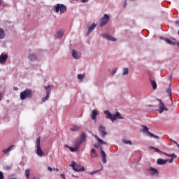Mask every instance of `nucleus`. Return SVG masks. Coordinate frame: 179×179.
Listing matches in <instances>:
<instances>
[{
  "label": "nucleus",
  "instance_id": "obj_1",
  "mask_svg": "<svg viewBox=\"0 0 179 179\" xmlns=\"http://www.w3.org/2000/svg\"><path fill=\"white\" fill-rule=\"evenodd\" d=\"M104 114L106 115V118H108L109 120L113 121V122H114V121H115V120H117V119L122 120V118H124L121 115V113H120L119 112H117L116 114L113 115L108 110H105Z\"/></svg>",
  "mask_w": 179,
  "mask_h": 179
},
{
  "label": "nucleus",
  "instance_id": "obj_2",
  "mask_svg": "<svg viewBox=\"0 0 179 179\" xmlns=\"http://www.w3.org/2000/svg\"><path fill=\"white\" fill-rule=\"evenodd\" d=\"M83 142H86V134L85 132H83L79 138H77L74 141V147L79 150V148H80V145L83 143Z\"/></svg>",
  "mask_w": 179,
  "mask_h": 179
},
{
  "label": "nucleus",
  "instance_id": "obj_3",
  "mask_svg": "<svg viewBox=\"0 0 179 179\" xmlns=\"http://www.w3.org/2000/svg\"><path fill=\"white\" fill-rule=\"evenodd\" d=\"M41 138L38 137L36 138V153L40 157H43L44 155V152H43V150L41 149Z\"/></svg>",
  "mask_w": 179,
  "mask_h": 179
},
{
  "label": "nucleus",
  "instance_id": "obj_4",
  "mask_svg": "<svg viewBox=\"0 0 179 179\" xmlns=\"http://www.w3.org/2000/svg\"><path fill=\"white\" fill-rule=\"evenodd\" d=\"M33 97V91L30 89H26L20 93L21 100H26V99H31Z\"/></svg>",
  "mask_w": 179,
  "mask_h": 179
},
{
  "label": "nucleus",
  "instance_id": "obj_5",
  "mask_svg": "<svg viewBox=\"0 0 179 179\" xmlns=\"http://www.w3.org/2000/svg\"><path fill=\"white\" fill-rule=\"evenodd\" d=\"M55 10L56 13H58L59 12L60 15H62V13H65L66 12V6L64 4H57V6L55 7Z\"/></svg>",
  "mask_w": 179,
  "mask_h": 179
},
{
  "label": "nucleus",
  "instance_id": "obj_6",
  "mask_svg": "<svg viewBox=\"0 0 179 179\" xmlns=\"http://www.w3.org/2000/svg\"><path fill=\"white\" fill-rule=\"evenodd\" d=\"M70 167H72L74 171H77V172L85 171V168L80 167V165L75 163V162H73L71 163V164L70 165Z\"/></svg>",
  "mask_w": 179,
  "mask_h": 179
},
{
  "label": "nucleus",
  "instance_id": "obj_7",
  "mask_svg": "<svg viewBox=\"0 0 179 179\" xmlns=\"http://www.w3.org/2000/svg\"><path fill=\"white\" fill-rule=\"evenodd\" d=\"M108 22H110V16L107 14H104L103 17L101 19L100 27H103Z\"/></svg>",
  "mask_w": 179,
  "mask_h": 179
},
{
  "label": "nucleus",
  "instance_id": "obj_8",
  "mask_svg": "<svg viewBox=\"0 0 179 179\" xmlns=\"http://www.w3.org/2000/svg\"><path fill=\"white\" fill-rule=\"evenodd\" d=\"M45 90H46V96L43 97L42 101L45 103V101H47L48 99H50V93H51V85H48L47 87H44Z\"/></svg>",
  "mask_w": 179,
  "mask_h": 179
},
{
  "label": "nucleus",
  "instance_id": "obj_9",
  "mask_svg": "<svg viewBox=\"0 0 179 179\" xmlns=\"http://www.w3.org/2000/svg\"><path fill=\"white\" fill-rule=\"evenodd\" d=\"M15 148H16L15 145H11L7 149H3L1 152L3 155H5V156H9L10 152H12V150H13V149H15Z\"/></svg>",
  "mask_w": 179,
  "mask_h": 179
},
{
  "label": "nucleus",
  "instance_id": "obj_10",
  "mask_svg": "<svg viewBox=\"0 0 179 179\" xmlns=\"http://www.w3.org/2000/svg\"><path fill=\"white\" fill-rule=\"evenodd\" d=\"M158 101H159V110H158L159 114H162L163 111H169V109L166 108V106L164 105V103H163V101H162L161 99H158Z\"/></svg>",
  "mask_w": 179,
  "mask_h": 179
},
{
  "label": "nucleus",
  "instance_id": "obj_11",
  "mask_svg": "<svg viewBox=\"0 0 179 179\" xmlns=\"http://www.w3.org/2000/svg\"><path fill=\"white\" fill-rule=\"evenodd\" d=\"M99 131L102 138H106V136L108 134L107 131H106V127L103 125H100L99 127Z\"/></svg>",
  "mask_w": 179,
  "mask_h": 179
},
{
  "label": "nucleus",
  "instance_id": "obj_12",
  "mask_svg": "<svg viewBox=\"0 0 179 179\" xmlns=\"http://www.w3.org/2000/svg\"><path fill=\"white\" fill-rule=\"evenodd\" d=\"M147 171H148L151 176H156L157 177L159 176V171L153 167L148 169Z\"/></svg>",
  "mask_w": 179,
  "mask_h": 179
},
{
  "label": "nucleus",
  "instance_id": "obj_13",
  "mask_svg": "<svg viewBox=\"0 0 179 179\" xmlns=\"http://www.w3.org/2000/svg\"><path fill=\"white\" fill-rule=\"evenodd\" d=\"M6 59H8V55L7 54H1L0 55V64H5L6 62Z\"/></svg>",
  "mask_w": 179,
  "mask_h": 179
},
{
  "label": "nucleus",
  "instance_id": "obj_14",
  "mask_svg": "<svg viewBox=\"0 0 179 179\" xmlns=\"http://www.w3.org/2000/svg\"><path fill=\"white\" fill-rule=\"evenodd\" d=\"M167 162H169V159H158L157 160V164L159 166H164V164H167Z\"/></svg>",
  "mask_w": 179,
  "mask_h": 179
},
{
  "label": "nucleus",
  "instance_id": "obj_15",
  "mask_svg": "<svg viewBox=\"0 0 179 179\" xmlns=\"http://www.w3.org/2000/svg\"><path fill=\"white\" fill-rule=\"evenodd\" d=\"M97 115H99V113L97 112V110H93L91 114L92 120L96 122L97 120Z\"/></svg>",
  "mask_w": 179,
  "mask_h": 179
},
{
  "label": "nucleus",
  "instance_id": "obj_16",
  "mask_svg": "<svg viewBox=\"0 0 179 179\" xmlns=\"http://www.w3.org/2000/svg\"><path fill=\"white\" fill-rule=\"evenodd\" d=\"M103 36L108 40V41H117V38H114L113 36L108 35V34H105Z\"/></svg>",
  "mask_w": 179,
  "mask_h": 179
},
{
  "label": "nucleus",
  "instance_id": "obj_17",
  "mask_svg": "<svg viewBox=\"0 0 179 179\" xmlns=\"http://www.w3.org/2000/svg\"><path fill=\"white\" fill-rule=\"evenodd\" d=\"M101 156H102V160L104 164L107 163V155H106V152H104V150H103V148H101Z\"/></svg>",
  "mask_w": 179,
  "mask_h": 179
},
{
  "label": "nucleus",
  "instance_id": "obj_18",
  "mask_svg": "<svg viewBox=\"0 0 179 179\" xmlns=\"http://www.w3.org/2000/svg\"><path fill=\"white\" fill-rule=\"evenodd\" d=\"M72 57H73L76 59H79L80 58V53L76 52V50H72Z\"/></svg>",
  "mask_w": 179,
  "mask_h": 179
},
{
  "label": "nucleus",
  "instance_id": "obj_19",
  "mask_svg": "<svg viewBox=\"0 0 179 179\" xmlns=\"http://www.w3.org/2000/svg\"><path fill=\"white\" fill-rule=\"evenodd\" d=\"M165 41H166V43L168 44H171V45H176V43H177V41L176 39H173L172 41L170 40V39H167V38H165Z\"/></svg>",
  "mask_w": 179,
  "mask_h": 179
},
{
  "label": "nucleus",
  "instance_id": "obj_20",
  "mask_svg": "<svg viewBox=\"0 0 179 179\" xmlns=\"http://www.w3.org/2000/svg\"><path fill=\"white\" fill-rule=\"evenodd\" d=\"M96 27V24H92L89 28H88V31H87V36L94 30V28Z\"/></svg>",
  "mask_w": 179,
  "mask_h": 179
},
{
  "label": "nucleus",
  "instance_id": "obj_21",
  "mask_svg": "<svg viewBox=\"0 0 179 179\" xmlns=\"http://www.w3.org/2000/svg\"><path fill=\"white\" fill-rule=\"evenodd\" d=\"M70 129L73 132H78V131L80 129V127L75 125V126H73Z\"/></svg>",
  "mask_w": 179,
  "mask_h": 179
},
{
  "label": "nucleus",
  "instance_id": "obj_22",
  "mask_svg": "<svg viewBox=\"0 0 179 179\" xmlns=\"http://www.w3.org/2000/svg\"><path fill=\"white\" fill-rule=\"evenodd\" d=\"M29 59H30V61H36V59H37V56H36L34 54H30L29 56Z\"/></svg>",
  "mask_w": 179,
  "mask_h": 179
},
{
  "label": "nucleus",
  "instance_id": "obj_23",
  "mask_svg": "<svg viewBox=\"0 0 179 179\" xmlns=\"http://www.w3.org/2000/svg\"><path fill=\"white\" fill-rule=\"evenodd\" d=\"M91 157L92 158L97 157V153L96 152V150H94V148L91 150Z\"/></svg>",
  "mask_w": 179,
  "mask_h": 179
},
{
  "label": "nucleus",
  "instance_id": "obj_24",
  "mask_svg": "<svg viewBox=\"0 0 179 179\" xmlns=\"http://www.w3.org/2000/svg\"><path fill=\"white\" fill-rule=\"evenodd\" d=\"M5 38V31L0 28V40Z\"/></svg>",
  "mask_w": 179,
  "mask_h": 179
},
{
  "label": "nucleus",
  "instance_id": "obj_25",
  "mask_svg": "<svg viewBox=\"0 0 179 179\" xmlns=\"http://www.w3.org/2000/svg\"><path fill=\"white\" fill-rule=\"evenodd\" d=\"M151 84L152 86V89L156 90V89H157V84L156 83V81L155 80H151Z\"/></svg>",
  "mask_w": 179,
  "mask_h": 179
},
{
  "label": "nucleus",
  "instance_id": "obj_26",
  "mask_svg": "<svg viewBox=\"0 0 179 179\" xmlns=\"http://www.w3.org/2000/svg\"><path fill=\"white\" fill-rule=\"evenodd\" d=\"M166 93L169 97H171V83H170L169 87L166 90Z\"/></svg>",
  "mask_w": 179,
  "mask_h": 179
},
{
  "label": "nucleus",
  "instance_id": "obj_27",
  "mask_svg": "<svg viewBox=\"0 0 179 179\" xmlns=\"http://www.w3.org/2000/svg\"><path fill=\"white\" fill-rule=\"evenodd\" d=\"M162 153H163V155H165V156H168V157H174L175 159H177V155H176L175 154H167L166 152H162Z\"/></svg>",
  "mask_w": 179,
  "mask_h": 179
},
{
  "label": "nucleus",
  "instance_id": "obj_28",
  "mask_svg": "<svg viewBox=\"0 0 179 179\" xmlns=\"http://www.w3.org/2000/svg\"><path fill=\"white\" fill-rule=\"evenodd\" d=\"M64 36V31H59L56 35L57 38H61Z\"/></svg>",
  "mask_w": 179,
  "mask_h": 179
},
{
  "label": "nucleus",
  "instance_id": "obj_29",
  "mask_svg": "<svg viewBox=\"0 0 179 179\" xmlns=\"http://www.w3.org/2000/svg\"><path fill=\"white\" fill-rule=\"evenodd\" d=\"M150 149H152V150H155L157 153H162V151L159 150V148H157L156 147L150 146Z\"/></svg>",
  "mask_w": 179,
  "mask_h": 179
},
{
  "label": "nucleus",
  "instance_id": "obj_30",
  "mask_svg": "<svg viewBox=\"0 0 179 179\" xmlns=\"http://www.w3.org/2000/svg\"><path fill=\"white\" fill-rule=\"evenodd\" d=\"M25 177L27 178V179L30 178V169L25 170Z\"/></svg>",
  "mask_w": 179,
  "mask_h": 179
},
{
  "label": "nucleus",
  "instance_id": "obj_31",
  "mask_svg": "<svg viewBox=\"0 0 179 179\" xmlns=\"http://www.w3.org/2000/svg\"><path fill=\"white\" fill-rule=\"evenodd\" d=\"M129 73V71L128 70V68H124L123 69V73L122 75L125 76V75H128Z\"/></svg>",
  "mask_w": 179,
  "mask_h": 179
},
{
  "label": "nucleus",
  "instance_id": "obj_32",
  "mask_svg": "<svg viewBox=\"0 0 179 179\" xmlns=\"http://www.w3.org/2000/svg\"><path fill=\"white\" fill-rule=\"evenodd\" d=\"M96 139H97L98 142L99 143H101V145H107V143L104 142L103 140H101V138L96 137Z\"/></svg>",
  "mask_w": 179,
  "mask_h": 179
},
{
  "label": "nucleus",
  "instance_id": "obj_33",
  "mask_svg": "<svg viewBox=\"0 0 179 179\" xmlns=\"http://www.w3.org/2000/svg\"><path fill=\"white\" fill-rule=\"evenodd\" d=\"M84 78H85V74H78V79H79V80H83Z\"/></svg>",
  "mask_w": 179,
  "mask_h": 179
},
{
  "label": "nucleus",
  "instance_id": "obj_34",
  "mask_svg": "<svg viewBox=\"0 0 179 179\" xmlns=\"http://www.w3.org/2000/svg\"><path fill=\"white\" fill-rule=\"evenodd\" d=\"M143 132H147L148 134H149V132H150V131H149V128H148V127H146V126H143Z\"/></svg>",
  "mask_w": 179,
  "mask_h": 179
},
{
  "label": "nucleus",
  "instance_id": "obj_35",
  "mask_svg": "<svg viewBox=\"0 0 179 179\" xmlns=\"http://www.w3.org/2000/svg\"><path fill=\"white\" fill-rule=\"evenodd\" d=\"M69 150H71V152H78V150L76 148V147L74 146V148L70 147Z\"/></svg>",
  "mask_w": 179,
  "mask_h": 179
},
{
  "label": "nucleus",
  "instance_id": "obj_36",
  "mask_svg": "<svg viewBox=\"0 0 179 179\" xmlns=\"http://www.w3.org/2000/svg\"><path fill=\"white\" fill-rule=\"evenodd\" d=\"M123 143L126 145H132V142H131V141H127V139L123 140Z\"/></svg>",
  "mask_w": 179,
  "mask_h": 179
},
{
  "label": "nucleus",
  "instance_id": "obj_37",
  "mask_svg": "<svg viewBox=\"0 0 179 179\" xmlns=\"http://www.w3.org/2000/svg\"><path fill=\"white\" fill-rule=\"evenodd\" d=\"M148 135H150V136H152V138H155V139H159V137L150 132H148Z\"/></svg>",
  "mask_w": 179,
  "mask_h": 179
},
{
  "label": "nucleus",
  "instance_id": "obj_38",
  "mask_svg": "<svg viewBox=\"0 0 179 179\" xmlns=\"http://www.w3.org/2000/svg\"><path fill=\"white\" fill-rule=\"evenodd\" d=\"M5 176H3V173L2 171H0V179H4Z\"/></svg>",
  "mask_w": 179,
  "mask_h": 179
},
{
  "label": "nucleus",
  "instance_id": "obj_39",
  "mask_svg": "<svg viewBox=\"0 0 179 179\" xmlns=\"http://www.w3.org/2000/svg\"><path fill=\"white\" fill-rule=\"evenodd\" d=\"M174 159H176V158L171 157L170 159L168 160L169 163H173V162H174Z\"/></svg>",
  "mask_w": 179,
  "mask_h": 179
},
{
  "label": "nucleus",
  "instance_id": "obj_40",
  "mask_svg": "<svg viewBox=\"0 0 179 179\" xmlns=\"http://www.w3.org/2000/svg\"><path fill=\"white\" fill-rule=\"evenodd\" d=\"M96 173H99V171H93V172H90V175L91 176H93V174H96Z\"/></svg>",
  "mask_w": 179,
  "mask_h": 179
},
{
  "label": "nucleus",
  "instance_id": "obj_41",
  "mask_svg": "<svg viewBox=\"0 0 179 179\" xmlns=\"http://www.w3.org/2000/svg\"><path fill=\"white\" fill-rule=\"evenodd\" d=\"M175 24L176 26H179V20H176Z\"/></svg>",
  "mask_w": 179,
  "mask_h": 179
},
{
  "label": "nucleus",
  "instance_id": "obj_42",
  "mask_svg": "<svg viewBox=\"0 0 179 179\" xmlns=\"http://www.w3.org/2000/svg\"><path fill=\"white\" fill-rule=\"evenodd\" d=\"M48 171H52V168H51V166H48Z\"/></svg>",
  "mask_w": 179,
  "mask_h": 179
},
{
  "label": "nucleus",
  "instance_id": "obj_43",
  "mask_svg": "<svg viewBox=\"0 0 179 179\" xmlns=\"http://www.w3.org/2000/svg\"><path fill=\"white\" fill-rule=\"evenodd\" d=\"M61 177H62V179H66L65 175L64 173L61 174Z\"/></svg>",
  "mask_w": 179,
  "mask_h": 179
},
{
  "label": "nucleus",
  "instance_id": "obj_44",
  "mask_svg": "<svg viewBox=\"0 0 179 179\" xmlns=\"http://www.w3.org/2000/svg\"><path fill=\"white\" fill-rule=\"evenodd\" d=\"M2 96H3V94L0 92V101L2 100Z\"/></svg>",
  "mask_w": 179,
  "mask_h": 179
},
{
  "label": "nucleus",
  "instance_id": "obj_45",
  "mask_svg": "<svg viewBox=\"0 0 179 179\" xmlns=\"http://www.w3.org/2000/svg\"><path fill=\"white\" fill-rule=\"evenodd\" d=\"M13 90H15V92L17 91L18 90L17 87H14Z\"/></svg>",
  "mask_w": 179,
  "mask_h": 179
},
{
  "label": "nucleus",
  "instance_id": "obj_46",
  "mask_svg": "<svg viewBox=\"0 0 179 179\" xmlns=\"http://www.w3.org/2000/svg\"><path fill=\"white\" fill-rule=\"evenodd\" d=\"M87 1H88V0H81V1H82L83 3L87 2Z\"/></svg>",
  "mask_w": 179,
  "mask_h": 179
},
{
  "label": "nucleus",
  "instance_id": "obj_47",
  "mask_svg": "<svg viewBox=\"0 0 179 179\" xmlns=\"http://www.w3.org/2000/svg\"><path fill=\"white\" fill-rule=\"evenodd\" d=\"M117 72V70H114L113 72H112V75H114L115 73H116Z\"/></svg>",
  "mask_w": 179,
  "mask_h": 179
},
{
  "label": "nucleus",
  "instance_id": "obj_48",
  "mask_svg": "<svg viewBox=\"0 0 179 179\" xmlns=\"http://www.w3.org/2000/svg\"><path fill=\"white\" fill-rule=\"evenodd\" d=\"M64 146H65V148H67L68 149H69V148H71V147L69 146L68 145H65Z\"/></svg>",
  "mask_w": 179,
  "mask_h": 179
},
{
  "label": "nucleus",
  "instance_id": "obj_49",
  "mask_svg": "<svg viewBox=\"0 0 179 179\" xmlns=\"http://www.w3.org/2000/svg\"><path fill=\"white\" fill-rule=\"evenodd\" d=\"M9 179H17V178L15 177H14V176H12Z\"/></svg>",
  "mask_w": 179,
  "mask_h": 179
},
{
  "label": "nucleus",
  "instance_id": "obj_50",
  "mask_svg": "<svg viewBox=\"0 0 179 179\" xmlns=\"http://www.w3.org/2000/svg\"><path fill=\"white\" fill-rule=\"evenodd\" d=\"M176 45L179 48V41L176 42Z\"/></svg>",
  "mask_w": 179,
  "mask_h": 179
},
{
  "label": "nucleus",
  "instance_id": "obj_51",
  "mask_svg": "<svg viewBox=\"0 0 179 179\" xmlns=\"http://www.w3.org/2000/svg\"><path fill=\"white\" fill-rule=\"evenodd\" d=\"M170 100L171 101V105L173 106V99L170 98Z\"/></svg>",
  "mask_w": 179,
  "mask_h": 179
},
{
  "label": "nucleus",
  "instance_id": "obj_52",
  "mask_svg": "<svg viewBox=\"0 0 179 179\" xmlns=\"http://www.w3.org/2000/svg\"><path fill=\"white\" fill-rule=\"evenodd\" d=\"M124 6H127V1H124Z\"/></svg>",
  "mask_w": 179,
  "mask_h": 179
},
{
  "label": "nucleus",
  "instance_id": "obj_53",
  "mask_svg": "<svg viewBox=\"0 0 179 179\" xmlns=\"http://www.w3.org/2000/svg\"><path fill=\"white\" fill-rule=\"evenodd\" d=\"M174 143L177 145H178V143H177L176 141H174Z\"/></svg>",
  "mask_w": 179,
  "mask_h": 179
},
{
  "label": "nucleus",
  "instance_id": "obj_54",
  "mask_svg": "<svg viewBox=\"0 0 179 179\" xmlns=\"http://www.w3.org/2000/svg\"><path fill=\"white\" fill-rule=\"evenodd\" d=\"M130 1H134V0H130Z\"/></svg>",
  "mask_w": 179,
  "mask_h": 179
}]
</instances>
